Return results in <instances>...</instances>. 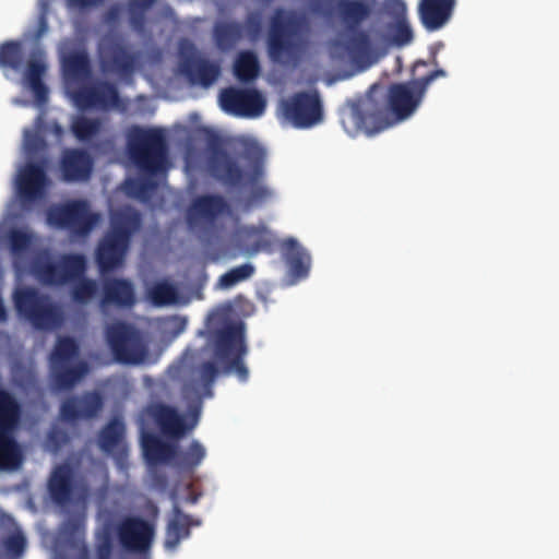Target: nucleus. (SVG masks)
I'll list each match as a JSON object with an SVG mask.
<instances>
[{
    "mask_svg": "<svg viewBox=\"0 0 559 559\" xmlns=\"http://www.w3.org/2000/svg\"><path fill=\"white\" fill-rule=\"evenodd\" d=\"M444 76L447 72L443 69H436L407 83L392 84L386 92L373 85L365 97L347 104L341 111V123L352 136L359 132L371 134L383 131L413 115L428 86Z\"/></svg>",
    "mask_w": 559,
    "mask_h": 559,
    "instance_id": "f257e3e1",
    "label": "nucleus"
},
{
    "mask_svg": "<svg viewBox=\"0 0 559 559\" xmlns=\"http://www.w3.org/2000/svg\"><path fill=\"white\" fill-rule=\"evenodd\" d=\"M141 224V214L131 207L120 210L111 216L110 227L95 251V260L103 276L123 266L131 238Z\"/></svg>",
    "mask_w": 559,
    "mask_h": 559,
    "instance_id": "f03ea898",
    "label": "nucleus"
},
{
    "mask_svg": "<svg viewBox=\"0 0 559 559\" xmlns=\"http://www.w3.org/2000/svg\"><path fill=\"white\" fill-rule=\"evenodd\" d=\"M127 153L143 174L154 177L168 168V142L163 129L131 126L127 132Z\"/></svg>",
    "mask_w": 559,
    "mask_h": 559,
    "instance_id": "7ed1b4c3",
    "label": "nucleus"
},
{
    "mask_svg": "<svg viewBox=\"0 0 559 559\" xmlns=\"http://www.w3.org/2000/svg\"><path fill=\"white\" fill-rule=\"evenodd\" d=\"M305 19L283 8L274 10L270 17L266 47L273 61L294 58L301 49Z\"/></svg>",
    "mask_w": 559,
    "mask_h": 559,
    "instance_id": "20e7f679",
    "label": "nucleus"
},
{
    "mask_svg": "<svg viewBox=\"0 0 559 559\" xmlns=\"http://www.w3.org/2000/svg\"><path fill=\"white\" fill-rule=\"evenodd\" d=\"M21 415L22 406L17 399L0 388V469H15L23 462L22 449L14 437Z\"/></svg>",
    "mask_w": 559,
    "mask_h": 559,
    "instance_id": "39448f33",
    "label": "nucleus"
},
{
    "mask_svg": "<svg viewBox=\"0 0 559 559\" xmlns=\"http://www.w3.org/2000/svg\"><path fill=\"white\" fill-rule=\"evenodd\" d=\"M247 352L242 322L226 324L215 332V357L223 364V372L235 373L240 382H247L249 379V370L243 361Z\"/></svg>",
    "mask_w": 559,
    "mask_h": 559,
    "instance_id": "423d86ee",
    "label": "nucleus"
},
{
    "mask_svg": "<svg viewBox=\"0 0 559 559\" xmlns=\"http://www.w3.org/2000/svg\"><path fill=\"white\" fill-rule=\"evenodd\" d=\"M97 57L102 72L129 78L139 68L142 52L122 34L108 33L98 43Z\"/></svg>",
    "mask_w": 559,
    "mask_h": 559,
    "instance_id": "0eeeda50",
    "label": "nucleus"
},
{
    "mask_svg": "<svg viewBox=\"0 0 559 559\" xmlns=\"http://www.w3.org/2000/svg\"><path fill=\"white\" fill-rule=\"evenodd\" d=\"M373 2L374 0H337V15L346 29L352 33L346 40L345 49L355 60L366 57L371 48L368 33L359 27L371 17Z\"/></svg>",
    "mask_w": 559,
    "mask_h": 559,
    "instance_id": "6e6552de",
    "label": "nucleus"
},
{
    "mask_svg": "<svg viewBox=\"0 0 559 559\" xmlns=\"http://www.w3.org/2000/svg\"><path fill=\"white\" fill-rule=\"evenodd\" d=\"M79 344L73 337L61 336L57 340L50 355L51 382L58 390H70L88 372V365L79 360Z\"/></svg>",
    "mask_w": 559,
    "mask_h": 559,
    "instance_id": "1a4fd4ad",
    "label": "nucleus"
},
{
    "mask_svg": "<svg viewBox=\"0 0 559 559\" xmlns=\"http://www.w3.org/2000/svg\"><path fill=\"white\" fill-rule=\"evenodd\" d=\"M86 267V258L81 253H64L57 262L48 253H40L31 263L33 275L48 286H63L74 282L85 274Z\"/></svg>",
    "mask_w": 559,
    "mask_h": 559,
    "instance_id": "9d476101",
    "label": "nucleus"
},
{
    "mask_svg": "<svg viewBox=\"0 0 559 559\" xmlns=\"http://www.w3.org/2000/svg\"><path fill=\"white\" fill-rule=\"evenodd\" d=\"M14 306L20 316L38 330H52L61 324L62 316L50 297L34 287H23L13 295Z\"/></svg>",
    "mask_w": 559,
    "mask_h": 559,
    "instance_id": "9b49d317",
    "label": "nucleus"
},
{
    "mask_svg": "<svg viewBox=\"0 0 559 559\" xmlns=\"http://www.w3.org/2000/svg\"><path fill=\"white\" fill-rule=\"evenodd\" d=\"M47 222L74 235L85 237L99 222V214L91 211L86 200H71L47 210Z\"/></svg>",
    "mask_w": 559,
    "mask_h": 559,
    "instance_id": "f8f14e48",
    "label": "nucleus"
},
{
    "mask_svg": "<svg viewBox=\"0 0 559 559\" xmlns=\"http://www.w3.org/2000/svg\"><path fill=\"white\" fill-rule=\"evenodd\" d=\"M106 341L116 361L138 365L145 360L147 347L140 332L132 325L118 321L106 329Z\"/></svg>",
    "mask_w": 559,
    "mask_h": 559,
    "instance_id": "ddd939ff",
    "label": "nucleus"
},
{
    "mask_svg": "<svg viewBox=\"0 0 559 559\" xmlns=\"http://www.w3.org/2000/svg\"><path fill=\"white\" fill-rule=\"evenodd\" d=\"M199 406L190 408V419L187 421L174 406L160 402H153L143 407L139 417L142 427H144L147 421H154L164 435L174 439H180L188 431L195 428L199 421Z\"/></svg>",
    "mask_w": 559,
    "mask_h": 559,
    "instance_id": "4468645a",
    "label": "nucleus"
},
{
    "mask_svg": "<svg viewBox=\"0 0 559 559\" xmlns=\"http://www.w3.org/2000/svg\"><path fill=\"white\" fill-rule=\"evenodd\" d=\"M285 118L296 128L307 129L323 119L322 104L318 92H298L282 103Z\"/></svg>",
    "mask_w": 559,
    "mask_h": 559,
    "instance_id": "2eb2a0df",
    "label": "nucleus"
},
{
    "mask_svg": "<svg viewBox=\"0 0 559 559\" xmlns=\"http://www.w3.org/2000/svg\"><path fill=\"white\" fill-rule=\"evenodd\" d=\"M229 212V204L221 194H202L194 198L186 214L190 229L206 233L212 229L217 218Z\"/></svg>",
    "mask_w": 559,
    "mask_h": 559,
    "instance_id": "dca6fc26",
    "label": "nucleus"
},
{
    "mask_svg": "<svg viewBox=\"0 0 559 559\" xmlns=\"http://www.w3.org/2000/svg\"><path fill=\"white\" fill-rule=\"evenodd\" d=\"M222 108L235 116L255 118L263 114L265 99L255 88L227 87L219 94Z\"/></svg>",
    "mask_w": 559,
    "mask_h": 559,
    "instance_id": "f3484780",
    "label": "nucleus"
},
{
    "mask_svg": "<svg viewBox=\"0 0 559 559\" xmlns=\"http://www.w3.org/2000/svg\"><path fill=\"white\" fill-rule=\"evenodd\" d=\"M242 156L251 167L248 174L250 191L246 202L249 206H260L273 198V191L267 186L260 183L264 176L265 153L258 144L249 143L245 146Z\"/></svg>",
    "mask_w": 559,
    "mask_h": 559,
    "instance_id": "a211bd4d",
    "label": "nucleus"
},
{
    "mask_svg": "<svg viewBox=\"0 0 559 559\" xmlns=\"http://www.w3.org/2000/svg\"><path fill=\"white\" fill-rule=\"evenodd\" d=\"M48 185L44 162L26 164L16 180V190L23 207L44 200Z\"/></svg>",
    "mask_w": 559,
    "mask_h": 559,
    "instance_id": "6ab92c4d",
    "label": "nucleus"
},
{
    "mask_svg": "<svg viewBox=\"0 0 559 559\" xmlns=\"http://www.w3.org/2000/svg\"><path fill=\"white\" fill-rule=\"evenodd\" d=\"M121 546L129 551H146L153 540V526L140 516H128L117 527Z\"/></svg>",
    "mask_w": 559,
    "mask_h": 559,
    "instance_id": "aec40b11",
    "label": "nucleus"
},
{
    "mask_svg": "<svg viewBox=\"0 0 559 559\" xmlns=\"http://www.w3.org/2000/svg\"><path fill=\"white\" fill-rule=\"evenodd\" d=\"M73 96L76 105L82 109L98 108L107 110L121 105L117 86L108 81L81 87Z\"/></svg>",
    "mask_w": 559,
    "mask_h": 559,
    "instance_id": "412c9836",
    "label": "nucleus"
},
{
    "mask_svg": "<svg viewBox=\"0 0 559 559\" xmlns=\"http://www.w3.org/2000/svg\"><path fill=\"white\" fill-rule=\"evenodd\" d=\"M103 396L97 391L85 392L81 396H71L64 400L60 406V417L67 423L78 419L94 418L102 411Z\"/></svg>",
    "mask_w": 559,
    "mask_h": 559,
    "instance_id": "4be33fe9",
    "label": "nucleus"
},
{
    "mask_svg": "<svg viewBox=\"0 0 559 559\" xmlns=\"http://www.w3.org/2000/svg\"><path fill=\"white\" fill-rule=\"evenodd\" d=\"M75 488V473L69 463L56 465L48 478L47 490L51 500L60 507L68 506Z\"/></svg>",
    "mask_w": 559,
    "mask_h": 559,
    "instance_id": "5701e85b",
    "label": "nucleus"
},
{
    "mask_svg": "<svg viewBox=\"0 0 559 559\" xmlns=\"http://www.w3.org/2000/svg\"><path fill=\"white\" fill-rule=\"evenodd\" d=\"M94 160L83 148H66L60 158V170L68 182L87 181L93 171Z\"/></svg>",
    "mask_w": 559,
    "mask_h": 559,
    "instance_id": "b1692460",
    "label": "nucleus"
},
{
    "mask_svg": "<svg viewBox=\"0 0 559 559\" xmlns=\"http://www.w3.org/2000/svg\"><path fill=\"white\" fill-rule=\"evenodd\" d=\"M180 70L192 84L202 87H210L221 74V67L217 62L195 55L183 57Z\"/></svg>",
    "mask_w": 559,
    "mask_h": 559,
    "instance_id": "393cba45",
    "label": "nucleus"
},
{
    "mask_svg": "<svg viewBox=\"0 0 559 559\" xmlns=\"http://www.w3.org/2000/svg\"><path fill=\"white\" fill-rule=\"evenodd\" d=\"M136 302L133 284L127 278L109 277L104 278L102 287V308L115 306L117 308L130 309Z\"/></svg>",
    "mask_w": 559,
    "mask_h": 559,
    "instance_id": "a878e982",
    "label": "nucleus"
},
{
    "mask_svg": "<svg viewBox=\"0 0 559 559\" xmlns=\"http://www.w3.org/2000/svg\"><path fill=\"white\" fill-rule=\"evenodd\" d=\"M209 168L214 178L229 187H241L245 171L237 160L224 150H216L209 158Z\"/></svg>",
    "mask_w": 559,
    "mask_h": 559,
    "instance_id": "bb28decb",
    "label": "nucleus"
},
{
    "mask_svg": "<svg viewBox=\"0 0 559 559\" xmlns=\"http://www.w3.org/2000/svg\"><path fill=\"white\" fill-rule=\"evenodd\" d=\"M237 236L250 255L259 252L272 253L277 245V238L265 226H243L237 230Z\"/></svg>",
    "mask_w": 559,
    "mask_h": 559,
    "instance_id": "cd10ccee",
    "label": "nucleus"
},
{
    "mask_svg": "<svg viewBox=\"0 0 559 559\" xmlns=\"http://www.w3.org/2000/svg\"><path fill=\"white\" fill-rule=\"evenodd\" d=\"M281 251L289 275L295 280L306 278L311 265L307 250L295 238H287L282 241Z\"/></svg>",
    "mask_w": 559,
    "mask_h": 559,
    "instance_id": "c85d7f7f",
    "label": "nucleus"
},
{
    "mask_svg": "<svg viewBox=\"0 0 559 559\" xmlns=\"http://www.w3.org/2000/svg\"><path fill=\"white\" fill-rule=\"evenodd\" d=\"M200 524V520H194L185 513L178 503H175L166 526L165 547L170 550L176 549L181 540L190 536L191 527Z\"/></svg>",
    "mask_w": 559,
    "mask_h": 559,
    "instance_id": "c756f323",
    "label": "nucleus"
},
{
    "mask_svg": "<svg viewBox=\"0 0 559 559\" xmlns=\"http://www.w3.org/2000/svg\"><path fill=\"white\" fill-rule=\"evenodd\" d=\"M61 70L68 83H83L92 76L91 59L85 49H76L64 53L61 58Z\"/></svg>",
    "mask_w": 559,
    "mask_h": 559,
    "instance_id": "7c9ffc66",
    "label": "nucleus"
},
{
    "mask_svg": "<svg viewBox=\"0 0 559 559\" xmlns=\"http://www.w3.org/2000/svg\"><path fill=\"white\" fill-rule=\"evenodd\" d=\"M455 0H421L419 16L423 25L429 31L442 27L450 19Z\"/></svg>",
    "mask_w": 559,
    "mask_h": 559,
    "instance_id": "2f4dec72",
    "label": "nucleus"
},
{
    "mask_svg": "<svg viewBox=\"0 0 559 559\" xmlns=\"http://www.w3.org/2000/svg\"><path fill=\"white\" fill-rule=\"evenodd\" d=\"M395 21L388 25L389 41L397 47H404L414 39L413 29L406 19V5L403 0H391L389 3Z\"/></svg>",
    "mask_w": 559,
    "mask_h": 559,
    "instance_id": "473e14b6",
    "label": "nucleus"
},
{
    "mask_svg": "<svg viewBox=\"0 0 559 559\" xmlns=\"http://www.w3.org/2000/svg\"><path fill=\"white\" fill-rule=\"evenodd\" d=\"M142 448L148 464L156 465L175 460L177 445L163 441L158 436L145 432L142 436Z\"/></svg>",
    "mask_w": 559,
    "mask_h": 559,
    "instance_id": "72a5a7b5",
    "label": "nucleus"
},
{
    "mask_svg": "<svg viewBox=\"0 0 559 559\" xmlns=\"http://www.w3.org/2000/svg\"><path fill=\"white\" fill-rule=\"evenodd\" d=\"M243 26L236 21L216 22L213 27V39L218 50L231 51L242 39Z\"/></svg>",
    "mask_w": 559,
    "mask_h": 559,
    "instance_id": "f704fd0d",
    "label": "nucleus"
},
{
    "mask_svg": "<svg viewBox=\"0 0 559 559\" xmlns=\"http://www.w3.org/2000/svg\"><path fill=\"white\" fill-rule=\"evenodd\" d=\"M123 437L124 424L120 419L114 418L99 431L98 445L103 452L111 454L119 448Z\"/></svg>",
    "mask_w": 559,
    "mask_h": 559,
    "instance_id": "c9c22d12",
    "label": "nucleus"
},
{
    "mask_svg": "<svg viewBox=\"0 0 559 559\" xmlns=\"http://www.w3.org/2000/svg\"><path fill=\"white\" fill-rule=\"evenodd\" d=\"M25 53L19 40H7L0 45V68L20 71L24 66Z\"/></svg>",
    "mask_w": 559,
    "mask_h": 559,
    "instance_id": "e433bc0d",
    "label": "nucleus"
},
{
    "mask_svg": "<svg viewBox=\"0 0 559 559\" xmlns=\"http://www.w3.org/2000/svg\"><path fill=\"white\" fill-rule=\"evenodd\" d=\"M260 71L259 60L253 51L246 50L238 53L234 72L240 82L248 83L253 81Z\"/></svg>",
    "mask_w": 559,
    "mask_h": 559,
    "instance_id": "4c0bfd02",
    "label": "nucleus"
},
{
    "mask_svg": "<svg viewBox=\"0 0 559 559\" xmlns=\"http://www.w3.org/2000/svg\"><path fill=\"white\" fill-rule=\"evenodd\" d=\"M146 297L155 307H164L177 301L178 290L174 284L163 280L147 287Z\"/></svg>",
    "mask_w": 559,
    "mask_h": 559,
    "instance_id": "58836bf2",
    "label": "nucleus"
},
{
    "mask_svg": "<svg viewBox=\"0 0 559 559\" xmlns=\"http://www.w3.org/2000/svg\"><path fill=\"white\" fill-rule=\"evenodd\" d=\"M102 128L103 122L100 119L87 118L85 116H75L70 126L73 135L83 143H87L97 136Z\"/></svg>",
    "mask_w": 559,
    "mask_h": 559,
    "instance_id": "ea45409f",
    "label": "nucleus"
},
{
    "mask_svg": "<svg viewBox=\"0 0 559 559\" xmlns=\"http://www.w3.org/2000/svg\"><path fill=\"white\" fill-rule=\"evenodd\" d=\"M205 455V448L198 440H193L186 451L177 449L175 462L180 468L192 471L201 464Z\"/></svg>",
    "mask_w": 559,
    "mask_h": 559,
    "instance_id": "a19ab883",
    "label": "nucleus"
},
{
    "mask_svg": "<svg viewBox=\"0 0 559 559\" xmlns=\"http://www.w3.org/2000/svg\"><path fill=\"white\" fill-rule=\"evenodd\" d=\"M71 289V297L73 301L80 305H86L97 293V283L94 280L84 277H78Z\"/></svg>",
    "mask_w": 559,
    "mask_h": 559,
    "instance_id": "79ce46f5",
    "label": "nucleus"
},
{
    "mask_svg": "<svg viewBox=\"0 0 559 559\" xmlns=\"http://www.w3.org/2000/svg\"><path fill=\"white\" fill-rule=\"evenodd\" d=\"M253 272L254 267L250 263H245L233 267L219 277L218 286L223 289L230 288L236 284L249 278Z\"/></svg>",
    "mask_w": 559,
    "mask_h": 559,
    "instance_id": "37998d69",
    "label": "nucleus"
},
{
    "mask_svg": "<svg viewBox=\"0 0 559 559\" xmlns=\"http://www.w3.org/2000/svg\"><path fill=\"white\" fill-rule=\"evenodd\" d=\"M2 546L9 557L19 558L25 551L26 539L21 532H16L3 538Z\"/></svg>",
    "mask_w": 559,
    "mask_h": 559,
    "instance_id": "c03bdc74",
    "label": "nucleus"
},
{
    "mask_svg": "<svg viewBox=\"0 0 559 559\" xmlns=\"http://www.w3.org/2000/svg\"><path fill=\"white\" fill-rule=\"evenodd\" d=\"M32 242V236L21 229H12L9 234L10 249L13 253L26 251Z\"/></svg>",
    "mask_w": 559,
    "mask_h": 559,
    "instance_id": "a18cd8bd",
    "label": "nucleus"
},
{
    "mask_svg": "<svg viewBox=\"0 0 559 559\" xmlns=\"http://www.w3.org/2000/svg\"><path fill=\"white\" fill-rule=\"evenodd\" d=\"M200 381L207 396H212V385L218 374V369L213 361H205L200 366Z\"/></svg>",
    "mask_w": 559,
    "mask_h": 559,
    "instance_id": "49530a36",
    "label": "nucleus"
},
{
    "mask_svg": "<svg viewBox=\"0 0 559 559\" xmlns=\"http://www.w3.org/2000/svg\"><path fill=\"white\" fill-rule=\"evenodd\" d=\"M148 8H140V4L129 2V23L138 34H144L146 27L145 11Z\"/></svg>",
    "mask_w": 559,
    "mask_h": 559,
    "instance_id": "de8ad7c7",
    "label": "nucleus"
},
{
    "mask_svg": "<svg viewBox=\"0 0 559 559\" xmlns=\"http://www.w3.org/2000/svg\"><path fill=\"white\" fill-rule=\"evenodd\" d=\"M111 552L112 546L110 540L108 538H104L96 545L94 552H91L88 549L84 548L80 552L79 559H110Z\"/></svg>",
    "mask_w": 559,
    "mask_h": 559,
    "instance_id": "09e8293b",
    "label": "nucleus"
},
{
    "mask_svg": "<svg viewBox=\"0 0 559 559\" xmlns=\"http://www.w3.org/2000/svg\"><path fill=\"white\" fill-rule=\"evenodd\" d=\"M128 185L130 192L140 199H147L156 188V182L150 178L131 180Z\"/></svg>",
    "mask_w": 559,
    "mask_h": 559,
    "instance_id": "8fccbe9b",
    "label": "nucleus"
},
{
    "mask_svg": "<svg viewBox=\"0 0 559 559\" xmlns=\"http://www.w3.org/2000/svg\"><path fill=\"white\" fill-rule=\"evenodd\" d=\"M243 29L246 28L247 35L250 40H257L262 34V17L259 12H251L246 16Z\"/></svg>",
    "mask_w": 559,
    "mask_h": 559,
    "instance_id": "3c124183",
    "label": "nucleus"
},
{
    "mask_svg": "<svg viewBox=\"0 0 559 559\" xmlns=\"http://www.w3.org/2000/svg\"><path fill=\"white\" fill-rule=\"evenodd\" d=\"M46 71V64L43 60L31 59L27 62L25 78L28 84L43 82V75Z\"/></svg>",
    "mask_w": 559,
    "mask_h": 559,
    "instance_id": "603ef678",
    "label": "nucleus"
},
{
    "mask_svg": "<svg viewBox=\"0 0 559 559\" xmlns=\"http://www.w3.org/2000/svg\"><path fill=\"white\" fill-rule=\"evenodd\" d=\"M28 85L33 92L35 102L38 105H45L48 102L49 97V90L47 85L44 82L32 83Z\"/></svg>",
    "mask_w": 559,
    "mask_h": 559,
    "instance_id": "864d4df0",
    "label": "nucleus"
},
{
    "mask_svg": "<svg viewBox=\"0 0 559 559\" xmlns=\"http://www.w3.org/2000/svg\"><path fill=\"white\" fill-rule=\"evenodd\" d=\"M48 440H49V442L55 444L57 448H59L61 444L67 442L68 436L62 430L52 429L48 433Z\"/></svg>",
    "mask_w": 559,
    "mask_h": 559,
    "instance_id": "5fc2aeb1",
    "label": "nucleus"
},
{
    "mask_svg": "<svg viewBox=\"0 0 559 559\" xmlns=\"http://www.w3.org/2000/svg\"><path fill=\"white\" fill-rule=\"evenodd\" d=\"M48 31V23L45 14H40L37 21L36 29L34 33V38L39 39L41 38L46 32Z\"/></svg>",
    "mask_w": 559,
    "mask_h": 559,
    "instance_id": "6e6d98bb",
    "label": "nucleus"
},
{
    "mask_svg": "<svg viewBox=\"0 0 559 559\" xmlns=\"http://www.w3.org/2000/svg\"><path fill=\"white\" fill-rule=\"evenodd\" d=\"M133 4H140V8H151L156 0H130Z\"/></svg>",
    "mask_w": 559,
    "mask_h": 559,
    "instance_id": "4d7b16f0",
    "label": "nucleus"
},
{
    "mask_svg": "<svg viewBox=\"0 0 559 559\" xmlns=\"http://www.w3.org/2000/svg\"><path fill=\"white\" fill-rule=\"evenodd\" d=\"M119 16V9L117 7H112L107 12V20L115 21Z\"/></svg>",
    "mask_w": 559,
    "mask_h": 559,
    "instance_id": "13d9d810",
    "label": "nucleus"
},
{
    "mask_svg": "<svg viewBox=\"0 0 559 559\" xmlns=\"http://www.w3.org/2000/svg\"><path fill=\"white\" fill-rule=\"evenodd\" d=\"M154 481L160 488H165L167 486V478L165 475H155Z\"/></svg>",
    "mask_w": 559,
    "mask_h": 559,
    "instance_id": "bf43d9fd",
    "label": "nucleus"
},
{
    "mask_svg": "<svg viewBox=\"0 0 559 559\" xmlns=\"http://www.w3.org/2000/svg\"><path fill=\"white\" fill-rule=\"evenodd\" d=\"M7 319V310L2 299L0 298V322Z\"/></svg>",
    "mask_w": 559,
    "mask_h": 559,
    "instance_id": "052dcab7",
    "label": "nucleus"
},
{
    "mask_svg": "<svg viewBox=\"0 0 559 559\" xmlns=\"http://www.w3.org/2000/svg\"><path fill=\"white\" fill-rule=\"evenodd\" d=\"M175 320L177 321V326L179 331H182L186 328L187 321L183 318L176 317Z\"/></svg>",
    "mask_w": 559,
    "mask_h": 559,
    "instance_id": "680f3d73",
    "label": "nucleus"
},
{
    "mask_svg": "<svg viewBox=\"0 0 559 559\" xmlns=\"http://www.w3.org/2000/svg\"><path fill=\"white\" fill-rule=\"evenodd\" d=\"M428 66V62L427 61H424V60H417L414 66H413V73H415V71L417 70V68L419 67H427Z\"/></svg>",
    "mask_w": 559,
    "mask_h": 559,
    "instance_id": "e2e57ef3",
    "label": "nucleus"
},
{
    "mask_svg": "<svg viewBox=\"0 0 559 559\" xmlns=\"http://www.w3.org/2000/svg\"><path fill=\"white\" fill-rule=\"evenodd\" d=\"M189 501H190L191 503H195V502L198 501V496H191V497H190V499H189Z\"/></svg>",
    "mask_w": 559,
    "mask_h": 559,
    "instance_id": "0e129e2a",
    "label": "nucleus"
},
{
    "mask_svg": "<svg viewBox=\"0 0 559 559\" xmlns=\"http://www.w3.org/2000/svg\"><path fill=\"white\" fill-rule=\"evenodd\" d=\"M432 64H435V66L438 64V61H437L436 57H433V59H432Z\"/></svg>",
    "mask_w": 559,
    "mask_h": 559,
    "instance_id": "69168bd1",
    "label": "nucleus"
}]
</instances>
